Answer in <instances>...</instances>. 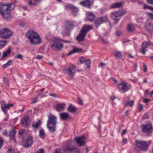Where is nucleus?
Returning a JSON list of instances; mask_svg holds the SVG:
<instances>
[{"mask_svg": "<svg viewBox=\"0 0 153 153\" xmlns=\"http://www.w3.org/2000/svg\"><path fill=\"white\" fill-rule=\"evenodd\" d=\"M15 8L13 3H8L0 4V14L6 19L11 18L10 11Z\"/></svg>", "mask_w": 153, "mask_h": 153, "instance_id": "nucleus-1", "label": "nucleus"}, {"mask_svg": "<svg viewBox=\"0 0 153 153\" xmlns=\"http://www.w3.org/2000/svg\"><path fill=\"white\" fill-rule=\"evenodd\" d=\"M26 38L29 39L32 45H38L40 44L41 40L38 34L33 30H29L26 33Z\"/></svg>", "mask_w": 153, "mask_h": 153, "instance_id": "nucleus-2", "label": "nucleus"}, {"mask_svg": "<svg viewBox=\"0 0 153 153\" xmlns=\"http://www.w3.org/2000/svg\"><path fill=\"white\" fill-rule=\"evenodd\" d=\"M47 126L49 131L53 132L56 131L57 124V117L51 114L48 116Z\"/></svg>", "mask_w": 153, "mask_h": 153, "instance_id": "nucleus-3", "label": "nucleus"}, {"mask_svg": "<svg viewBox=\"0 0 153 153\" xmlns=\"http://www.w3.org/2000/svg\"><path fill=\"white\" fill-rule=\"evenodd\" d=\"M68 42V41L63 40L60 39H56L52 41L50 43V46L51 48L53 50L61 51L63 47V45L62 42Z\"/></svg>", "mask_w": 153, "mask_h": 153, "instance_id": "nucleus-4", "label": "nucleus"}, {"mask_svg": "<svg viewBox=\"0 0 153 153\" xmlns=\"http://www.w3.org/2000/svg\"><path fill=\"white\" fill-rule=\"evenodd\" d=\"M152 142L151 140L146 141H136V145L137 147L140 150L146 152L148 149L149 145Z\"/></svg>", "mask_w": 153, "mask_h": 153, "instance_id": "nucleus-5", "label": "nucleus"}, {"mask_svg": "<svg viewBox=\"0 0 153 153\" xmlns=\"http://www.w3.org/2000/svg\"><path fill=\"white\" fill-rule=\"evenodd\" d=\"M13 32L9 28H4L0 30V38L4 39H7L13 35Z\"/></svg>", "mask_w": 153, "mask_h": 153, "instance_id": "nucleus-6", "label": "nucleus"}, {"mask_svg": "<svg viewBox=\"0 0 153 153\" xmlns=\"http://www.w3.org/2000/svg\"><path fill=\"white\" fill-rule=\"evenodd\" d=\"M126 11L124 10L114 11L111 14V17L112 19L115 20L117 22L120 19V16L125 14Z\"/></svg>", "mask_w": 153, "mask_h": 153, "instance_id": "nucleus-7", "label": "nucleus"}, {"mask_svg": "<svg viewBox=\"0 0 153 153\" xmlns=\"http://www.w3.org/2000/svg\"><path fill=\"white\" fill-rule=\"evenodd\" d=\"M62 150L65 152H72L76 149V147L73 146V141L69 140L66 144L62 147Z\"/></svg>", "mask_w": 153, "mask_h": 153, "instance_id": "nucleus-8", "label": "nucleus"}, {"mask_svg": "<svg viewBox=\"0 0 153 153\" xmlns=\"http://www.w3.org/2000/svg\"><path fill=\"white\" fill-rule=\"evenodd\" d=\"M33 143V138L31 136H29L26 139H23L22 142V145L25 148L30 147Z\"/></svg>", "mask_w": 153, "mask_h": 153, "instance_id": "nucleus-9", "label": "nucleus"}, {"mask_svg": "<svg viewBox=\"0 0 153 153\" xmlns=\"http://www.w3.org/2000/svg\"><path fill=\"white\" fill-rule=\"evenodd\" d=\"M117 86L119 90L126 92L130 89L131 85L130 84L124 81L118 83Z\"/></svg>", "mask_w": 153, "mask_h": 153, "instance_id": "nucleus-10", "label": "nucleus"}, {"mask_svg": "<svg viewBox=\"0 0 153 153\" xmlns=\"http://www.w3.org/2000/svg\"><path fill=\"white\" fill-rule=\"evenodd\" d=\"M108 21V17L106 16L98 18L95 22V25L97 28L102 24L107 22Z\"/></svg>", "mask_w": 153, "mask_h": 153, "instance_id": "nucleus-11", "label": "nucleus"}, {"mask_svg": "<svg viewBox=\"0 0 153 153\" xmlns=\"http://www.w3.org/2000/svg\"><path fill=\"white\" fill-rule=\"evenodd\" d=\"M142 128L143 132L147 133H150L152 130V124L149 123H147L146 124L142 125Z\"/></svg>", "mask_w": 153, "mask_h": 153, "instance_id": "nucleus-12", "label": "nucleus"}, {"mask_svg": "<svg viewBox=\"0 0 153 153\" xmlns=\"http://www.w3.org/2000/svg\"><path fill=\"white\" fill-rule=\"evenodd\" d=\"M151 43L149 41H144L142 43L141 48L140 52L143 54H145L146 51H147V48L148 47L151 45Z\"/></svg>", "mask_w": 153, "mask_h": 153, "instance_id": "nucleus-13", "label": "nucleus"}, {"mask_svg": "<svg viewBox=\"0 0 153 153\" xmlns=\"http://www.w3.org/2000/svg\"><path fill=\"white\" fill-rule=\"evenodd\" d=\"M13 104H7L4 102V101H2L1 102V110L3 112L7 114V111L6 110L9 109L10 107L13 106Z\"/></svg>", "mask_w": 153, "mask_h": 153, "instance_id": "nucleus-14", "label": "nucleus"}, {"mask_svg": "<svg viewBox=\"0 0 153 153\" xmlns=\"http://www.w3.org/2000/svg\"><path fill=\"white\" fill-rule=\"evenodd\" d=\"M63 27L64 29L68 31H71L74 28L72 22L69 20L66 21L63 25Z\"/></svg>", "mask_w": 153, "mask_h": 153, "instance_id": "nucleus-15", "label": "nucleus"}, {"mask_svg": "<svg viewBox=\"0 0 153 153\" xmlns=\"http://www.w3.org/2000/svg\"><path fill=\"white\" fill-rule=\"evenodd\" d=\"M85 137L84 136L75 138V141L79 146H82V145L85 144Z\"/></svg>", "mask_w": 153, "mask_h": 153, "instance_id": "nucleus-16", "label": "nucleus"}, {"mask_svg": "<svg viewBox=\"0 0 153 153\" xmlns=\"http://www.w3.org/2000/svg\"><path fill=\"white\" fill-rule=\"evenodd\" d=\"M21 122L24 126L27 127L30 124V120L28 117L25 116L21 119Z\"/></svg>", "mask_w": 153, "mask_h": 153, "instance_id": "nucleus-17", "label": "nucleus"}, {"mask_svg": "<svg viewBox=\"0 0 153 153\" xmlns=\"http://www.w3.org/2000/svg\"><path fill=\"white\" fill-rule=\"evenodd\" d=\"M92 28V26L91 25H85L83 26L80 31L86 35V33Z\"/></svg>", "mask_w": 153, "mask_h": 153, "instance_id": "nucleus-18", "label": "nucleus"}, {"mask_svg": "<svg viewBox=\"0 0 153 153\" xmlns=\"http://www.w3.org/2000/svg\"><path fill=\"white\" fill-rule=\"evenodd\" d=\"M94 0H85L81 1L79 4L83 6L87 7L89 8H91V5L94 3Z\"/></svg>", "mask_w": 153, "mask_h": 153, "instance_id": "nucleus-19", "label": "nucleus"}, {"mask_svg": "<svg viewBox=\"0 0 153 153\" xmlns=\"http://www.w3.org/2000/svg\"><path fill=\"white\" fill-rule=\"evenodd\" d=\"M86 14L87 17L86 20L90 22H92L94 21L95 16L92 12H87Z\"/></svg>", "mask_w": 153, "mask_h": 153, "instance_id": "nucleus-20", "label": "nucleus"}, {"mask_svg": "<svg viewBox=\"0 0 153 153\" xmlns=\"http://www.w3.org/2000/svg\"><path fill=\"white\" fill-rule=\"evenodd\" d=\"M60 119L63 120H67L69 117V115L68 113L63 112L60 114Z\"/></svg>", "mask_w": 153, "mask_h": 153, "instance_id": "nucleus-21", "label": "nucleus"}, {"mask_svg": "<svg viewBox=\"0 0 153 153\" xmlns=\"http://www.w3.org/2000/svg\"><path fill=\"white\" fill-rule=\"evenodd\" d=\"M145 28L149 32L153 31V24L150 22L147 23L145 25Z\"/></svg>", "mask_w": 153, "mask_h": 153, "instance_id": "nucleus-22", "label": "nucleus"}, {"mask_svg": "<svg viewBox=\"0 0 153 153\" xmlns=\"http://www.w3.org/2000/svg\"><path fill=\"white\" fill-rule=\"evenodd\" d=\"M65 104L62 103H57L56 105V110L59 112L61 111L64 109Z\"/></svg>", "mask_w": 153, "mask_h": 153, "instance_id": "nucleus-23", "label": "nucleus"}, {"mask_svg": "<svg viewBox=\"0 0 153 153\" xmlns=\"http://www.w3.org/2000/svg\"><path fill=\"white\" fill-rule=\"evenodd\" d=\"M83 50L81 48H74L72 51L69 53L68 55H71L76 53H82L83 52Z\"/></svg>", "mask_w": 153, "mask_h": 153, "instance_id": "nucleus-24", "label": "nucleus"}, {"mask_svg": "<svg viewBox=\"0 0 153 153\" xmlns=\"http://www.w3.org/2000/svg\"><path fill=\"white\" fill-rule=\"evenodd\" d=\"M86 35L85 34L80 31L79 34L76 38V39L79 42L83 41L85 39Z\"/></svg>", "mask_w": 153, "mask_h": 153, "instance_id": "nucleus-25", "label": "nucleus"}, {"mask_svg": "<svg viewBox=\"0 0 153 153\" xmlns=\"http://www.w3.org/2000/svg\"><path fill=\"white\" fill-rule=\"evenodd\" d=\"M75 67V66L72 65L67 69L68 73L71 77L73 76L74 75V71Z\"/></svg>", "mask_w": 153, "mask_h": 153, "instance_id": "nucleus-26", "label": "nucleus"}, {"mask_svg": "<svg viewBox=\"0 0 153 153\" xmlns=\"http://www.w3.org/2000/svg\"><path fill=\"white\" fill-rule=\"evenodd\" d=\"M77 108L73 106L72 105H70L68 107V111L72 113H76Z\"/></svg>", "mask_w": 153, "mask_h": 153, "instance_id": "nucleus-27", "label": "nucleus"}, {"mask_svg": "<svg viewBox=\"0 0 153 153\" xmlns=\"http://www.w3.org/2000/svg\"><path fill=\"white\" fill-rule=\"evenodd\" d=\"M122 5V3L121 2L115 3L111 6L112 8H117L120 7Z\"/></svg>", "mask_w": 153, "mask_h": 153, "instance_id": "nucleus-28", "label": "nucleus"}, {"mask_svg": "<svg viewBox=\"0 0 153 153\" xmlns=\"http://www.w3.org/2000/svg\"><path fill=\"white\" fill-rule=\"evenodd\" d=\"M39 136L41 138L44 139L45 138L46 134L43 129H41L39 131Z\"/></svg>", "mask_w": 153, "mask_h": 153, "instance_id": "nucleus-29", "label": "nucleus"}, {"mask_svg": "<svg viewBox=\"0 0 153 153\" xmlns=\"http://www.w3.org/2000/svg\"><path fill=\"white\" fill-rule=\"evenodd\" d=\"M11 50L10 48H8L7 51L3 52L2 56V58H4L9 55L11 52Z\"/></svg>", "mask_w": 153, "mask_h": 153, "instance_id": "nucleus-30", "label": "nucleus"}, {"mask_svg": "<svg viewBox=\"0 0 153 153\" xmlns=\"http://www.w3.org/2000/svg\"><path fill=\"white\" fill-rule=\"evenodd\" d=\"M127 29L128 31L130 32H133L135 29L134 26L131 24H128L127 27Z\"/></svg>", "mask_w": 153, "mask_h": 153, "instance_id": "nucleus-31", "label": "nucleus"}, {"mask_svg": "<svg viewBox=\"0 0 153 153\" xmlns=\"http://www.w3.org/2000/svg\"><path fill=\"white\" fill-rule=\"evenodd\" d=\"M16 131L14 129H12L9 131V134H8V137H10V138H13L15 136Z\"/></svg>", "mask_w": 153, "mask_h": 153, "instance_id": "nucleus-32", "label": "nucleus"}, {"mask_svg": "<svg viewBox=\"0 0 153 153\" xmlns=\"http://www.w3.org/2000/svg\"><path fill=\"white\" fill-rule=\"evenodd\" d=\"M7 44V41L5 40L0 41V49L4 48Z\"/></svg>", "mask_w": 153, "mask_h": 153, "instance_id": "nucleus-33", "label": "nucleus"}, {"mask_svg": "<svg viewBox=\"0 0 153 153\" xmlns=\"http://www.w3.org/2000/svg\"><path fill=\"white\" fill-rule=\"evenodd\" d=\"M12 64V60L10 59L6 63L2 65V67L3 68H6L11 65Z\"/></svg>", "mask_w": 153, "mask_h": 153, "instance_id": "nucleus-34", "label": "nucleus"}, {"mask_svg": "<svg viewBox=\"0 0 153 153\" xmlns=\"http://www.w3.org/2000/svg\"><path fill=\"white\" fill-rule=\"evenodd\" d=\"M114 54L116 58H121L122 57V55L120 52H115L114 53Z\"/></svg>", "mask_w": 153, "mask_h": 153, "instance_id": "nucleus-35", "label": "nucleus"}, {"mask_svg": "<svg viewBox=\"0 0 153 153\" xmlns=\"http://www.w3.org/2000/svg\"><path fill=\"white\" fill-rule=\"evenodd\" d=\"M134 104V102L133 101H127L126 102L125 105V106H127L129 105L130 107H132Z\"/></svg>", "mask_w": 153, "mask_h": 153, "instance_id": "nucleus-36", "label": "nucleus"}, {"mask_svg": "<svg viewBox=\"0 0 153 153\" xmlns=\"http://www.w3.org/2000/svg\"><path fill=\"white\" fill-rule=\"evenodd\" d=\"M73 5L71 4H69L65 6V9L67 10H71Z\"/></svg>", "mask_w": 153, "mask_h": 153, "instance_id": "nucleus-37", "label": "nucleus"}, {"mask_svg": "<svg viewBox=\"0 0 153 153\" xmlns=\"http://www.w3.org/2000/svg\"><path fill=\"white\" fill-rule=\"evenodd\" d=\"M143 8L144 9H149L153 11V7L150 6H149L146 4H144L143 6Z\"/></svg>", "mask_w": 153, "mask_h": 153, "instance_id": "nucleus-38", "label": "nucleus"}, {"mask_svg": "<svg viewBox=\"0 0 153 153\" xmlns=\"http://www.w3.org/2000/svg\"><path fill=\"white\" fill-rule=\"evenodd\" d=\"M71 11L73 13H75L78 11V9L76 7L73 6Z\"/></svg>", "mask_w": 153, "mask_h": 153, "instance_id": "nucleus-39", "label": "nucleus"}, {"mask_svg": "<svg viewBox=\"0 0 153 153\" xmlns=\"http://www.w3.org/2000/svg\"><path fill=\"white\" fill-rule=\"evenodd\" d=\"M3 81L4 82L5 84L6 87H8L9 85L8 84V81L6 77H4L3 78Z\"/></svg>", "mask_w": 153, "mask_h": 153, "instance_id": "nucleus-40", "label": "nucleus"}, {"mask_svg": "<svg viewBox=\"0 0 153 153\" xmlns=\"http://www.w3.org/2000/svg\"><path fill=\"white\" fill-rule=\"evenodd\" d=\"M40 123L36 122L34 124H33L32 125L34 128L35 129H37L39 126Z\"/></svg>", "mask_w": 153, "mask_h": 153, "instance_id": "nucleus-41", "label": "nucleus"}, {"mask_svg": "<svg viewBox=\"0 0 153 153\" xmlns=\"http://www.w3.org/2000/svg\"><path fill=\"white\" fill-rule=\"evenodd\" d=\"M87 68H89L91 64L90 61L89 59H86L85 62Z\"/></svg>", "mask_w": 153, "mask_h": 153, "instance_id": "nucleus-42", "label": "nucleus"}, {"mask_svg": "<svg viewBox=\"0 0 153 153\" xmlns=\"http://www.w3.org/2000/svg\"><path fill=\"white\" fill-rule=\"evenodd\" d=\"M86 59L83 57H81L79 59V61L81 62V64L84 63Z\"/></svg>", "mask_w": 153, "mask_h": 153, "instance_id": "nucleus-43", "label": "nucleus"}, {"mask_svg": "<svg viewBox=\"0 0 153 153\" xmlns=\"http://www.w3.org/2000/svg\"><path fill=\"white\" fill-rule=\"evenodd\" d=\"M35 153H45L44 149H39Z\"/></svg>", "mask_w": 153, "mask_h": 153, "instance_id": "nucleus-44", "label": "nucleus"}, {"mask_svg": "<svg viewBox=\"0 0 153 153\" xmlns=\"http://www.w3.org/2000/svg\"><path fill=\"white\" fill-rule=\"evenodd\" d=\"M100 39L105 44H107L108 43V42L107 41L106 39H104L102 37H100Z\"/></svg>", "mask_w": 153, "mask_h": 153, "instance_id": "nucleus-45", "label": "nucleus"}, {"mask_svg": "<svg viewBox=\"0 0 153 153\" xmlns=\"http://www.w3.org/2000/svg\"><path fill=\"white\" fill-rule=\"evenodd\" d=\"M14 58H15L21 59H23L22 56L20 54H18L16 56H15Z\"/></svg>", "mask_w": 153, "mask_h": 153, "instance_id": "nucleus-46", "label": "nucleus"}, {"mask_svg": "<svg viewBox=\"0 0 153 153\" xmlns=\"http://www.w3.org/2000/svg\"><path fill=\"white\" fill-rule=\"evenodd\" d=\"M3 145V140L1 137H0V149Z\"/></svg>", "mask_w": 153, "mask_h": 153, "instance_id": "nucleus-47", "label": "nucleus"}, {"mask_svg": "<svg viewBox=\"0 0 153 153\" xmlns=\"http://www.w3.org/2000/svg\"><path fill=\"white\" fill-rule=\"evenodd\" d=\"M3 134L6 137H8V134L7 133V131L5 129L4 130L2 131Z\"/></svg>", "mask_w": 153, "mask_h": 153, "instance_id": "nucleus-48", "label": "nucleus"}, {"mask_svg": "<svg viewBox=\"0 0 153 153\" xmlns=\"http://www.w3.org/2000/svg\"><path fill=\"white\" fill-rule=\"evenodd\" d=\"M139 109H138V111L139 112L141 111L143 109V105L142 104H139Z\"/></svg>", "mask_w": 153, "mask_h": 153, "instance_id": "nucleus-49", "label": "nucleus"}, {"mask_svg": "<svg viewBox=\"0 0 153 153\" xmlns=\"http://www.w3.org/2000/svg\"><path fill=\"white\" fill-rule=\"evenodd\" d=\"M78 102L80 105H83L82 101L81 99L79 97H78Z\"/></svg>", "mask_w": 153, "mask_h": 153, "instance_id": "nucleus-50", "label": "nucleus"}, {"mask_svg": "<svg viewBox=\"0 0 153 153\" xmlns=\"http://www.w3.org/2000/svg\"><path fill=\"white\" fill-rule=\"evenodd\" d=\"M7 153H15L14 150L9 149L7 151Z\"/></svg>", "mask_w": 153, "mask_h": 153, "instance_id": "nucleus-51", "label": "nucleus"}, {"mask_svg": "<svg viewBox=\"0 0 153 153\" xmlns=\"http://www.w3.org/2000/svg\"><path fill=\"white\" fill-rule=\"evenodd\" d=\"M121 33V32L120 30H117L115 34L116 36H119Z\"/></svg>", "mask_w": 153, "mask_h": 153, "instance_id": "nucleus-52", "label": "nucleus"}, {"mask_svg": "<svg viewBox=\"0 0 153 153\" xmlns=\"http://www.w3.org/2000/svg\"><path fill=\"white\" fill-rule=\"evenodd\" d=\"M25 130L23 129H21L19 132V135H22L24 133Z\"/></svg>", "mask_w": 153, "mask_h": 153, "instance_id": "nucleus-53", "label": "nucleus"}, {"mask_svg": "<svg viewBox=\"0 0 153 153\" xmlns=\"http://www.w3.org/2000/svg\"><path fill=\"white\" fill-rule=\"evenodd\" d=\"M127 142V140L125 138H123V139L122 143L123 144H126Z\"/></svg>", "mask_w": 153, "mask_h": 153, "instance_id": "nucleus-54", "label": "nucleus"}, {"mask_svg": "<svg viewBox=\"0 0 153 153\" xmlns=\"http://www.w3.org/2000/svg\"><path fill=\"white\" fill-rule=\"evenodd\" d=\"M148 118V116L147 114H145L142 117L143 119H146Z\"/></svg>", "mask_w": 153, "mask_h": 153, "instance_id": "nucleus-55", "label": "nucleus"}, {"mask_svg": "<svg viewBox=\"0 0 153 153\" xmlns=\"http://www.w3.org/2000/svg\"><path fill=\"white\" fill-rule=\"evenodd\" d=\"M144 71L145 72H146L147 71V66L144 64L143 65Z\"/></svg>", "mask_w": 153, "mask_h": 153, "instance_id": "nucleus-56", "label": "nucleus"}, {"mask_svg": "<svg viewBox=\"0 0 153 153\" xmlns=\"http://www.w3.org/2000/svg\"><path fill=\"white\" fill-rule=\"evenodd\" d=\"M28 4L29 5L32 6L33 5H35L36 4L35 3H32L31 1H29L28 3Z\"/></svg>", "mask_w": 153, "mask_h": 153, "instance_id": "nucleus-57", "label": "nucleus"}, {"mask_svg": "<svg viewBox=\"0 0 153 153\" xmlns=\"http://www.w3.org/2000/svg\"><path fill=\"white\" fill-rule=\"evenodd\" d=\"M148 15L150 17V18L153 19V14L149 13Z\"/></svg>", "mask_w": 153, "mask_h": 153, "instance_id": "nucleus-58", "label": "nucleus"}, {"mask_svg": "<svg viewBox=\"0 0 153 153\" xmlns=\"http://www.w3.org/2000/svg\"><path fill=\"white\" fill-rule=\"evenodd\" d=\"M147 2L150 4H153V0H147Z\"/></svg>", "mask_w": 153, "mask_h": 153, "instance_id": "nucleus-59", "label": "nucleus"}, {"mask_svg": "<svg viewBox=\"0 0 153 153\" xmlns=\"http://www.w3.org/2000/svg\"><path fill=\"white\" fill-rule=\"evenodd\" d=\"M143 102L145 103H147L150 101V100L148 99H146V98L144 99Z\"/></svg>", "mask_w": 153, "mask_h": 153, "instance_id": "nucleus-60", "label": "nucleus"}, {"mask_svg": "<svg viewBox=\"0 0 153 153\" xmlns=\"http://www.w3.org/2000/svg\"><path fill=\"white\" fill-rule=\"evenodd\" d=\"M43 56L40 55H38L37 56L36 58L38 59H40L43 58Z\"/></svg>", "mask_w": 153, "mask_h": 153, "instance_id": "nucleus-61", "label": "nucleus"}, {"mask_svg": "<svg viewBox=\"0 0 153 153\" xmlns=\"http://www.w3.org/2000/svg\"><path fill=\"white\" fill-rule=\"evenodd\" d=\"M54 153H61L60 150L59 149H56L55 151V152Z\"/></svg>", "mask_w": 153, "mask_h": 153, "instance_id": "nucleus-62", "label": "nucleus"}, {"mask_svg": "<svg viewBox=\"0 0 153 153\" xmlns=\"http://www.w3.org/2000/svg\"><path fill=\"white\" fill-rule=\"evenodd\" d=\"M49 95L55 98L56 97V95L55 94H50Z\"/></svg>", "mask_w": 153, "mask_h": 153, "instance_id": "nucleus-63", "label": "nucleus"}, {"mask_svg": "<svg viewBox=\"0 0 153 153\" xmlns=\"http://www.w3.org/2000/svg\"><path fill=\"white\" fill-rule=\"evenodd\" d=\"M126 129L123 130L122 132L121 133V135L123 136L126 133Z\"/></svg>", "mask_w": 153, "mask_h": 153, "instance_id": "nucleus-64", "label": "nucleus"}]
</instances>
